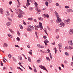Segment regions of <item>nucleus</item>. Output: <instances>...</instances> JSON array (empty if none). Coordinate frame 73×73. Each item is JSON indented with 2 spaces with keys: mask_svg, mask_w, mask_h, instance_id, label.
<instances>
[{
  "mask_svg": "<svg viewBox=\"0 0 73 73\" xmlns=\"http://www.w3.org/2000/svg\"><path fill=\"white\" fill-rule=\"evenodd\" d=\"M37 33H38L37 32H35V35H36V36L37 37V38H38V36L37 35Z\"/></svg>",
  "mask_w": 73,
  "mask_h": 73,
  "instance_id": "31",
  "label": "nucleus"
},
{
  "mask_svg": "<svg viewBox=\"0 0 73 73\" xmlns=\"http://www.w3.org/2000/svg\"><path fill=\"white\" fill-rule=\"evenodd\" d=\"M10 23L9 22H8L7 23V26H9L10 25Z\"/></svg>",
  "mask_w": 73,
  "mask_h": 73,
  "instance_id": "35",
  "label": "nucleus"
},
{
  "mask_svg": "<svg viewBox=\"0 0 73 73\" xmlns=\"http://www.w3.org/2000/svg\"><path fill=\"white\" fill-rule=\"evenodd\" d=\"M8 19H9V21H12V19H11L9 18H8Z\"/></svg>",
  "mask_w": 73,
  "mask_h": 73,
  "instance_id": "53",
  "label": "nucleus"
},
{
  "mask_svg": "<svg viewBox=\"0 0 73 73\" xmlns=\"http://www.w3.org/2000/svg\"><path fill=\"white\" fill-rule=\"evenodd\" d=\"M15 10L16 11H19V13H20L21 14H19L18 15V17L19 18H21L22 17H23V16L22 14H24V13L22 11L21 9H15Z\"/></svg>",
  "mask_w": 73,
  "mask_h": 73,
  "instance_id": "2",
  "label": "nucleus"
},
{
  "mask_svg": "<svg viewBox=\"0 0 73 73\" xmlns=\"http://www.w3.org/2000/svg\"><path fill=\"white\" fill-rule=\"evenodd\" d=\"M47 51H48V53H49V52H50V50L49 49H48L47 50Z\"/></svg>",
  "mask_w": 73,
  "mask_h": 73,
  "instance_id": "61",
  "label": "nucleus"
},
{
  "mask_svg": "<svg viewBox=\"0 0 73 73\" xmlns=\"http://www.w3.org/2000/svg\"><path fill=\"white\" fill-rule=\"evenodd\" d=\"M27 2L26 3V5L27 7H28L30 5V3H29V0H27Z\"/></svg>",
  "mask_w": 73,
  "mask_h": 73,
  "instance_id": "9",
  "label": "nucleus"
},
{
  "mask_svg": "<svg viewBox=\"0 0 73 73\" xmlns=\"http://www.w3.org/2000/svg\"><path fill=\"white\" fill-rule=\"evenodd\" d=\"M65 54L66 56H69V54L68 52H65Z\"/></svg>",
  "mask_w": 73,
  "mask_h": 73,
  "instance_id": "22",
  "label": "nucleus"
},
{
  "mask_svg": "<svg viewBox=\"0 0 73 73\" xmlns=\"http://www.w3.org/2000/svg\"><path fill=\"white\" fill-rule=\"evenodd\" d=\"M6 15L7 16H9L10 15L9 12L8 11H7L6 12Z\"/></svg>",
  "mask_w": 73,
  "mask_h": 73,
  "instance_id": "14",
  "label": "nucleus"
},
{
  "mask_svg": "<svg viewBox=\"0 0 73 73\" xmlns=\"http://www.w3.org/2000/svg\"><path fill=\"white\" fill-rule=\"evenodd\" d=\"M15 46L17 47H19V46L18 45H15Z\"/></svg>",
  "mask_w": 73,
  "mask_h": 73,
  "instance_id": "63",
  "label": "nucleus"
},
{
  "mask_svg": "<svg viewBox=\"0 0 73 73\" xmlns=\"http://www.w3.org/2000/svg\"><path fill=\"white\" fill-rule=\"evenodd\" d=\"M39 25L35 26V29L36 31H38V30L37 28H40L41 30H42L43 29L42 23L39 22Z\"/></svg>",
  "mask_w": 73,
  "mask_h": 73,
  "instance_id": "3",
  "label": "nucleus"
},
{
  "mask_svg": "<svg viewBox=\"0 0 73 73\" xmlns=\"http://www.w3.org/2000/svg\"><path fill=\"white\" fill-rule=\"evenodd\" d=\"M45 4L47 7L48 6V3L47 2H45Z\"/></svg>",
  "mask_w": 73,
  "mask_h": 73,
  "instance_id": "32",
  "label": "nucleus"
},
{
  "mask_svg": "<svg viewBox=\"0 0 73 73\" xmlns=\"http://www.w3.org/2000/svg\"><path fill=\"white\" fill-rule=\"evenodd\" d=\"M71 45H69L68 46V49L71 50L72 49H73V47L71 46Z\"/></svg>",
  "mask_w": 73,
  "mask_h": 73,
  "instance_id": "17",
  "label": "nucleus"
},
{
  "mask_svg": "<svg viewBox=\"0 0 73 73\" xmlns=\"http://www.w3.org/2000/svg\"><path fill=\"white\" fill-rule=\"evenodd\" d=\"M43 17H44V18H45V17H46V15L45 14H43Z\"/></svg>",
  "mask_w": 73,
  "mask_h": 73,
  "instance_id": "56",
  "label": "nucleus"
},
{
  "mask_svg": "<svg viewBox=\"0 0 73 73\" xmlns=\"http://www.w3.org/2000/svg\"><path fill=\"white\" fill-rule=\"evenodd\" d=\"M68 43L70 45H71L72 44V40H69L68 42Z\"/></svg>",
  "mask_w": 73,
  "mask_h": 73,
  "instance_id": "15",
  "label": "nucleus"
},
{
  "mask_svg": "<svg viewBox=\"0 0 73 73\" xmlns=\"http://www.w3.org/2000/svg\"><path fill=\"white\" fill-rule=\"evenodd\" d=\"M23 24L24 25H26V23L25 22V21H23Z\"/></svg>",
  "mask_w": 73,
  "mask_h": 73,
  "instance_id": "54",
  "label": "nucleus"
},
{
  "mask_svg": "<svg viewBox=\"0 0 73 73\" xmlns=\"http://www.w3.org/2000/svg\"><path fill=\"white\" fill-rule=\"evenodd\" d=\"M39 67L41 69H42L43 70H46V71L47 72H48V70H46V68L45 67V66H42V65H41H41H40L39 66Z\"/></svg>",
  "mask_w": 73,
  "mask_h": 73,
  "instance_id": "6",
  "label": "nucleus"
},
{
  "mask_svg": "<svg viewBox=\"0 0 73 73\" xmlns=\"http://www.w3.org/2000/svg\"><path fill=\"white\" fill-rule=\"evenodd\" d=\"M13 16H14V15L13 13H12L11 14V17H13Z\"/></svg>",
  "mask_w": 73,
  "mask_h": 73,
  "instance_id": "50",
  "label": "nucleus"
},
{
  "mask_svg": "<svg viewBox=\"0 0 73 73\" xmlns=\"http://www.w3.org/2000/svg\"><path fill=\"white\" fill-rule=\"evenodd\" d=\"M65 8L66 9H68L69 8V7L68 6H65Z\"/></svg>",
  "mask_w": 73,
  "mask_h": 73,
  "instance_id": "40",
  "label": "nucleus"
},
{
  "mask_svg": "<svg viewBox=\"0 0 73 73\" xmlns=\"http://www.w3.org/2000/svg\"><path fill=\"white\" fill-rule=\"evenodd\" d=\"M17 34H18V36H19L20 35V33H19V31H18L17 32Z\"/></svg>",
  "mask_w": 73,
  "mask_h": 73,
  "instance_id": "59",
  "label": "nucleus"
},
{
  "mask_svg": "<svg viewBox=\"0 0 73 73\" xmlns=\"http://www.w3.org/2000/svg\"><path fill=\"white\" fill-rule=\"evenodd\" d=\"M59 38V35H58V36H56V38H57V39Z\"/></svg>",
  "mask_w": 73,
  "mask_h": 73,
  "instance_id": "57",
  "label": "nucleus"
},
{
  "mask_svg": "<svg viewBox=\"0 0 73 73\" xmlns=\"http://www.w3.org/2000/svg\"><path fill=\"white\" fill-rule=\"evenodd\" d=\"M8 56L9 57V58H12V55L11 54H9L8 55Z\"/></svg>",
  "mask_w": 73,
  "mask_h": 73,
  "instance_id": "29",
  "label": "nucleus"
},
{
  "mask_svg": "<svg viewBox=\"0 0 73 73\" xmlns=\"http://www.w3.org/2000/svg\"><path fill=\"white\" fill-rule=\"evenodd\" d=\"M46 60H48L50 61V59L48 57H46Z\"/></svg>",
  "mask_w": 73,
  "mask_h": 73,
  "instance_id": "27",
  "label": "nucleus"
},
{
  "mask_svg": "<svg viewBox=\"0 0 73 73\" xmlns=\"http://www.w3.org/2000/svg\"><path fill=\"white\" fill-rule=\"evenodd\" d=\"M19 65L20 66H21L23 68L25 69V68L21 65V63H20V62H19Z\"/></svg>",
  "mask_w": 73,
  "mask_h": 73,
  "instance_id": "23",
  "label": "nucleus"
},
{
  "mask_svg": "<svg viewBox=\"0 0 73 73\" xmlns=\"http://www.w3.org/2000/svg\"><path fill=\"white\" fill-rule=\"evenodd\" d=\"M46 17L48 18V17H49V16H48V14H46Z\"/></svg>",
  "mask_w": 73,
  "mask_h": 73,
  "instance_id": "55",
  "label": "nucleus"
},
{
  "mask_svg": "<svg viewBox=\"0 0 73 73\" xmlns=\"http://www.w3.org/2000/svg\"><path fill=\"white\" fill-rule=\"evenodd\" d=\"M54 49L55 50V53L56 54V52H57L58 50L57 49H56V48H54Z\"/></svg>",
  "mask_w": 73,
  "mask_h": 73,
  "instance_id": "21",
  "label": "nucleus"
},
{
  "mask_svg": "<svg viewBox=\"0 0 73 73\" xmlns=\"http://www.w3.org/2000/svg\"><path fill=\"white\" fill-rule=\"evenodd\" d=\"M35 5L36 8H38V4L36 2H35Z\"/></svg>",
  "mask_w": 73,
  "mask_h": 73,
  "instance_id": "18",
  "label": "nucleus"
},
{
  "mask_svg": "<svg viewBox=\"0 0 73 73\" xmlns=\"http://www.w3.org/2000/svg\"><path fill=\"white\" fill-rule=\"evenodd\" d=\"M59 31H60V29H57L56 30V32L57 33Z\"/></svg>",
  "mask_w": 73,
  "mask_h": 73,
  "instance_id": "45",
  "label": "nucleus"
},
{
  "mask_svg": "<svg viewBox=\"0 0 73 73\" xmlns=\"http://www.w3.org/2000/svg\"><path fill=\"white\" fill-rule=\"evenodd\" d=\"M52 44L53 45H54L55 44V42H54L53 43H52Z\"/></svg>",
  "mask_w": 73,
  "mask_h": 73,
  "instance_id": "64",
  "label": "nucleus"
},
{
  "mask_svg": "<svg viewBox=\"0 0 73 73\" xmlns=\"http://www.w3.org/2000/svg\"><path fill=\"white\" fill-rule=\"evenodd\" d=\"M64 23L66 25L70 23V20L69 19H68L66 20H64Z\"/></svg>",
  "mask_w": 73,
  "mask_h": 73,
  "instance_id": "5",
  "label": "nucleus"
},
{
  "mask_svg": "<svg viewBox=\"0 0 73 73\" xmlns=\"http://www.w3.org/2000/svg\"><path fill=\"white\" fill-rule=\"evenodd\" d=\"M55 14L56 15V16L57 19V20L56 21V22L57 23H60L62 22V20L60 18V17L59 15L58 14L56 11H55Z\"/></svg>",
  "mask_w": 73,
  "mask_h": 73,
  "instance_id": "1",
  "label": "nucleus"
},
{
  "mask_svg": "<svg viewBox=\"0 0 73 73\" xmlns=\"http://www.w3.org/2000/svg\"><path fill=\"white\" fill-rule=\"evenodd\" d=\"M41 61L40 60H38L36 62L37 63H40V62Z\"/></svg>",
  "mask_w": 73,
  "mask_h": 73,
  "instance_id": "41",
  "label": "nucleus"
},
{
  "mask_svg": "<svg viewBox=\"0 0 73 73\" xmlns=\"http://www.w3.org/2000/svg\"><path fill=\"white\" fill-rule=\"evenodd\" d=\"M49 56H50V58L51 59H52V55L50 53H49Z\"/></svg>",
  "mask_w": 73,
  "mask_h": 73,
  "instance_id": "26",
  "label": "nucleus"
},
{
  "mask_svg": "<svg viewBox=\"0 0 73 73\" xmlns=\"http://www.w3.org/2000/svg\"><path fill=\"white\" fill-rule=\"evenodd\" d=\"M28 59L29 61L31 62V59L30 58L28 57Z\"/></svg>",
  "mask_w": 73,
  "mask_h": 73,
  "instance_id": "39",
  "label": "nucleus"
},
{
  "mask_svg": "<svg viewBox=\"0 0 73 73\" xmlns=\"http://www.w3.org/2000/svg\"><path fill=\"white\" fill-rule=\"evenodd\" d=\"M20 5H21L20 3V4H19L18 5H17L18 8H19V7H20Z\"/></svg>",
  "mask_w": 73,
  "mask_h": 73,
  "instance_id": "46",
  "label": "nucleus"
},
{
  "mask_svg": "<svg viewBox=\"0 0 73 73\" xmlns=\"http://www.w3.org/2000/svg\"><path fill=\"white\" fill-rule=\"evenodd\" d=\"M3 9L1 8L0 9V13L1 14H3Z\"/></svg>",
  "mask_w": 73,
  "mask_h": 73,
  "instance_id": "11",
  "label": "nucleus"
},
{
  "mask_svg": "<svg viewBox=\"0 0 73 73\" xmlns=\"http://www.w3.org/2000/svg\"><path fill=\"white\" fill-rule=\"evenodd\" d=\"M12 1H10L9 2V4L11 5L12 3Z\"/></svg>",
  "mask_w": 73,
  "mask_h": 73,
  "instance_id": "62",
  "label": "nucleus"
},
{
  "mask_svg": "<svg viewBox=\"0 0 73 73\" xmlns=\"http://www.w3.org/2000/svg\"><path fill=\"white\" fill-rule=\"evenodd\" d=\"M9 30L10 31H11V32L12 33H13V31H12V30L11 29H9Z\"/></svg>",
  "mask_w": 73,
  "mask_h": 73,
  "instance_id": "49",
  "label": "nucleus"
},
{
  "mask_svg": "<svg viewBox=\"0 0 73 73\" xmlns=\"http://www.w3.org/2000/svg\"><path fill=\"white\" fill-rule=\"evenodd\" d=\"M1 66H3V64L2 61L1 62Z\"/></svg>",
  "mask_w": 73,
  "mask_h": 73,
  "instance_id": "52",
  "label": "nucleus"
},
{
  "mask_svg": "<svg viewBox=\"0 0 73 73\" xmlns=\"http://www.w3.org/2000/svg\"><path fill=\"white\" fill-rule=\"evenodd\" d=\"M56 6H59V4L58 3H56Z\"/></svg>",
  "mask_w": 73,
  "mask_h": 73,
  "instance_id": "47",
  "label": "nucleus"
},
{
  "mask_svg": "<svg viewBox=\"0 0 73 73\" xmlns=\"http://www.w3.org/2000/svg\"><path fill=\"white\" fill-rule=\"evenodd\" d=\"M36 11H38V12H40L41 11L40 9H38V8H36Z\"/></svg>",
  "mask_w": 73,
  "mask_h": 73,
  "instance_id": "19",
  "label": "nucleus"
},
{
  "mask_svg": "<svg viewBox=\"0 0 73 73\" xmlns=\"http://www.w3.org/2000/svg\"><path fill=\"white\" fill-rule=\"evenodd\" d=\"M27 20L29 21H32L33 20V19L32 17H31V18H28V19H27Z\"/></svg>",
  "mask_w": 73,
  "mask_h": 73,
  "instance_id": "20",
  "label": "nucleus"
},
{
  "mask_svg": "<svg viewBox=\"0 0 73 73\" xmlns=\"http://www.w3.org/2000/svg\"><path fill=\"white\" fill-rule=\"evenodd\" d=\"M34 29V28L33 26H29V27L27 28V31L31 32L32 31V30H33Z\"/></svg>",
  "mask_w": 73,
  "mask_h": 73,
  "instance_id": "4",
  "label": "nucleus"
},
{
  "mask_svg": "<svg viewBox=\"0 0 73 73\" xmlns=\"http://www.w3.org/2000/svg\"><path fill=\"white\" fill-rule=\"evenodd\" d=\"M68 11L70 12H73L72 10L70 9H69Z\"/></svg>",
  "mask_w": 73,
  "mask_h": 73,
  "instance_id": "36",
  "label": "nucleus"
},
{
  "mask_svg": "<svg viewBox=\"0 0 73 73\" xmlns=\"http://www.w3.org/2000/svg\"><path fill=\"white\" fill-rule=\"evenodd\" d=\"M19 27L20 29H23V27L21 25H19Z\"/></svg>",
  "mask_w": 73,
  "mask_h": 73,
  "instance_id": "25",
  "label": "nucleus"
},
{
  "mask_svg": "<svg viewBox=\"0 0 73 73\" xmlns=\"http://www.w3.org/2000/svg\"><path fill=\"white\" fill-rule=\"evenodd\" d=\"M50 11H53V9L52 8H51L50 9Z\"/></svg>",
  "mask_w": 73,
  "mask_h": 73,
  "instance_id": "58",
  "label": "nucleus"
},
{
  "mask_svg": "<svg viewBox=\"0 0 73 73\" xmlns=\"http://www.w3.org/2000/svg\"><path fill=\"white\" fill-rule=\"evenodd\" d=\"M44 31L45 32V33L47 35H48V34L47 33V32L46 31V30H45L44 29Z\"/></svg>",
  "mask_w": 73,
  "mask_h": 73,
  "instance_id": "42",
  "label": "nucleus"
},
{
  "mask_svg": "<svg viewBox=\"0 0 73 73\" xmlns=\"http://www.w3.org/2000/svg\"><path fill=\"white\" fill-rule=\"evenodd\" d=\"M45 40L47 43H48L49 42L48 41V40L47 39H46Z\"/></svg>",
  "mask_w": 73,
  "mask_h": 73,
  "instance_id": "34",
  "label": "nucleus"
},
{
  "mask_svg": "<svg viewBox=\"0 0 73 73\" xmlns=\"http://www.w3.org/2000/svg\"><path fill=\"white\" fill-rule=\"evenodd\" d=\"M3 46L4 48H7L8 47V44L6 43H4L3 45Z\"/></svg>",
  "mask_w": 73,
  "mask_h": 73,
  "instance_id": "12",
  "label": "nucleus"
},
{
  "mask_svg": "<svg viewBox=\"0 0 73 73\" xmlns=\"http://www.w3.org/2000/svg\"><path fill=\"white\" fill-rule=\"evenodd\" d=\"M59 49L60 50L62 48V44L61 43H59L58 44Z\"/></svg>",
  "mask_w": 73,
  "mask_h": 73,
  "instance_id": "8",
  "label": "nucleus"
},
{
  "mask_svg": "<svg viewBox=\"0 0 73 73\" xmlns=\"http://www.w3.org/2000/svg\"><path fill=\"white\" fill-rule=\"evenodd\" d=\"M33 8H32V7H30L29 8V9L30 11H32L33 10Z\"/></svg>",
  "mask_w": 73,
  "mask_h": 73,
  "instance_id": "33",
  "label": "nucleus"
},
{
  "mask_svg": "<svg viewBox=\"0 0 73 73\" xmlns=\"http://www.w3.org/2000/svg\"><path fill=\"white\" fill-rule=\"evenodd\" d=\"M70 35H72L73 33V29H70V32L69 33Z\"/></svg>",
  "mask_w": 73,
  "mask_h": 73,
  "instance_id": "13",
  "label": "nucleus"
},
{
  "mask_svg": "<svg viewBox=\"0 0 73 73\" xmlns=\"http://www.w3.org/2000/svg\"><path fill=\"white\" fill-rule=\"evenodd\" d=\"M47 2L49 3H51L52 2V1L51 0H48Z\"/></svg>",
  "mask_w": 73,
  "mask_h": 73,
  "instance_id": "38",
  "label": "nucleus"
},
{
  "mask_svg": "<svg viewBox=\"0 0 73 73\" xmlns=\"http://www.w3.org/2000/svg\"><path fill=\"white\" fill-rule=\"evenodd\" d=\"M17 40L18 41H20V38L18 37H17Z\"/></svg>",
  "mask_w": 73,
  "mask_h": 73,
  "instance_id": "30",
  "label": "nucleus"
},
{
  "mask_svg": "<svg viewBox=\"0 0 73 73\" xmlns=\"http://www.w3.org/2000/svg\"><path fill=\"white\" fill-rule=\"evenodd\" d=\"M37 46L39 48H43L44 47V46H41L39 44H38V45H37Z\"/></svg>",
  "mask_w": 73,
  "mask_h": 73,
  "instance_id": "10",
  "label": "nucleus"
},
{
  "mask_svg": "<svg viewBox=\"0 0 73 73\" xmlns=\"http://www.w3.org/2000/svg\"><path fill=\"white\" fill-rule=\"evenodd\" d=\"M64 63H65V64H67V61L66 60H65L64 62Z\"/></svg>",
  "mask_w": 73,
  "mask_h": 73,
  "instance_id": "51",
  "label": "nucleus"
},
{
  "mask_svg": "<svg viewBox=\"0 0 73 73\" xmlns=\"http://www.w3.org/2000/svg\"><path fill=\"white\" fill-rule=\"evenodd\" d=\"M5 58L4 57H3V60L4 63H6V61H5Z\"/></svg>",
  "mask_w": 73,
  "mask_h": 73,
  "instance_id": "28",
  "label": "nucleus"
},
{
  "mask_svg": "<svg viewBox=\"0 0 73 73\" xmlns=\"http://www.w3.org/2000/svg\"><path fill=\"white\" fill-rule=\"evenodd\" d=\"M65 50H66V49H69L68 46L66 47L65 48Z\"/></svg>",
  "mask_w": 73,
  "mask_h": 73,
  "instance_id": "43",
  "label": "nucleus"
},
{
  "mask_svg": "<svg viewBox=\"0 0 73 73\" xmlns=\"http://www.w3.org/2000/svg\"><path fill=\"white\" fill-rule=\"evenodd\" d=\"M7 35L10 37L12 38L13 37L12 36L11 34H7Z\"/></svg>",
  "mask_w": 73,
  "mask_h": 73,
  "instance_id": "24",
  "label": "nucleus"
},
{
  "mask_svg": "<svg viewBox=\"0 0 73 73\" xmlns=\"http://www.w3.org/2000/svg\"><path fill=\"white\" fill-rule=\"evenodd\" d=\"M71 65L73 67V62H72L71 63Z\"/></svg>",
  "mask_w": 73,
  "mask_h": 73,
  "instance_id": "48",
  "label": "nucleus"
},
{
  "mask_svg": "<svg viewBox=\"0 0 73 73\" xmlns=\"http://www.w3.org/2000/svg\"><path fill=\"white\" fill-rule=\"evenodd\" d=\"M47 28L48 29V30L49 31H51V29H50V27H48V26L47 27Z\"/></svg>",
  "mask_w": 73,
  "mask_h": 73,
  "instance_id": "37",
  "label": "nucleus"
},
{
  "mask_svg": "<svg viewBox=\"0 0 73 73\" xmlns=\"http://www.w3.org/2000/svg\"><path fill=\"white\" fill-rule=\"evenodd\" d=\"M65 25L63 23H61L59 25V26L61 27H63Z\"/></svg>",
  "mask_w": 73,
  "mask_h": 73,
  "instance_id": "7",
  "label": "nucleus"
},
{
  "mask_svg": "<svg viewBox=\"0 0 73 73\" xmlns=\"http://www.w3.org/2000/svg\"><path fill=\"white\" fill-rule=\"evenodd\" d=\"M32 50H30L29 51V54L32 55Z\"/></svg>",
  "mask_w": 73,
  "mask_h": 73,
  "instance_id": "16",
  "label": "nucleus"
},
{
  "mask_svg": "<svg viewBox=\"0 0 73 73\" xmlns=\"http://www.w3.org/2000/svg\"><path fill=\"white\" fill-rule=\"evenodd\" d=\"M43 38L46 39L47 38V36H43Z\"/></svg>",
  "mask_w": 73,
  "mask_h": 73,
  "instance_id": "44",
  "label": "nucleus"
},
{
  "mask_svg": "<svg viewBox=\"0 0 73 73\" xmlns=\"http://www.w3.org/2000/svg\"><path fill=\"white\" fill-rule=\"evenodd\" d=\"M33 21L35 22H37L36 20L35 19L33 20Z\"/></svg>",
  "mask_w": 73,
  "mask_h": 73,
  "instance_id": "60",
  "label": "nucleus"
}]
</instances>
